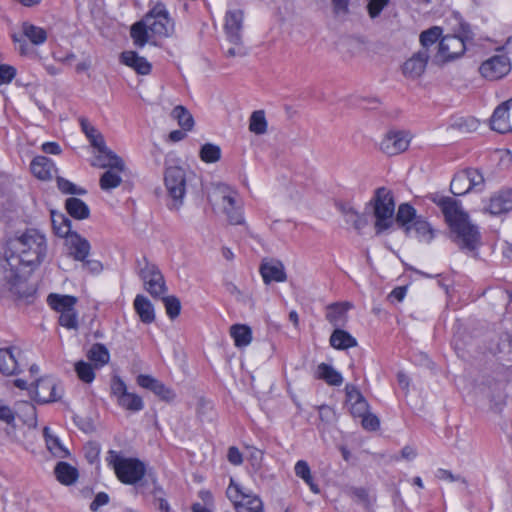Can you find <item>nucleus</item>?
<instances>
[{
	"instance_id": "nucleus-1",
	"label": "nucleus",
	"mask_w": 512,
	"mask_h": 512,
	"mask_svg": "<svg viewBox=\"0 0 512 512\" xmlns=\"http://www.w3.org/2000/svg\"><path fill=\"white\" fill-rule=\"evenodd\" d=\"M47 245L44 235L36 230H27L19 237L9 239L2 264L3 279L8 289L20 298L31 295L27 289L25 278L20 275V265L35 267L39 265L46 255Z\"/></svg>"
},
{
	"instance_id": "nucleus-2",
	"label": "nucleus",
	"mask_w": 512,
	"mask_h": 512,
	"mask_svg": "<svg viewBox=\"0 0 512 512\" xmlns=\"http://www.w3.org/2000/svg\"><path fill=\"white\" fill-rule=\"evenodd\" d=\"M432 200L444 214L453 242L463 251L475 252L481 244V234L459 202L451 197L439 195L434 196Z\"/></svg>"
},
{
	"instance_id": "nucleus-3",
	"label": "nucleus",
	"mask_w": 512,
	"mask_h": 512,
	"mask_svg": "<svg viewBox=\"0 0 512 512\" xmlns=\"http://www.w3.org/2000/svg\"><path fill=\"white\" fill-rule=\"evenodd\" d=\"M365 210L371 211L375 218L374 229L377 235L392 228L395 215V201L392 191L386 187L377 188L366 204Z\"/></svg>"
},
{
	"instance_id": "nucleus-4",
	"label": "nucleus",
	"mask_w": 512,
	"mask_h": 512,
	"mask_svg": "<svg viewBox=\"0 0 512 512\" xmlns=\"http://www.w3.org/2000/svg\"><path fill=\"white\" fill-rule=\"evenodd\" d=\"M106 462L113 468L118 480L126 485L139 483L146 474V466L141 460L124 457L115 450L107 452Z\"/></svg>"
},
{
	"instance_id": "nucleus-5",
	"label": "nucleus",
	"mask_w": 512,
	"mask_h": 512,
	"mask_svg": "<svg viewBox=\"0 0 512 512\" xmlns=\"http://www.w3.org/2000/svg\"><path fill=\"white\" fill-rule=\"evenodd\" d=\"M63 226H56L57 220L53 218V229L60 237L66 238L68 254L75 261H84L90 254L91 245L87 239L76 232H71V220L65 216H59Z\"/></svg>"
},
{
	"instance_id": "nucleus-6",
	"label": "nucleus",
	"mask_w": 512,
	"mask_h": 512,
	"mask_svg": "<svg viewBox=\"0 0 512 512\" xmlns=\"http://www.w3.org/2000/svg\"><path fill=\"white\" fill-rule=\"evenodd\" d=\"M164 183L168 195L172 199L169 206L171 210H179L183 204V198L186 193V173L179 166H171L165 170Z\"/></svg>"
},
{
	"instance_id": "nucleus-7",
	"label": "nucleus",
	"mask_w": 512,
	"mask_h": 512,
	"mask_svg": "<svg viewBox=\"0 0 512 512\" xmlns=\"http://www.w3.org/2000/svg\"><path fill=\"white\" fill-rule=\"evenodd\" d=\"M227 497L232 501L236 512H264L263 502L260 497L246 491L239 484L231 483L226 491Z\"/></svg>"
},
{
	"instance_id": "nucleus-8",
	"label": "nucleus",
	"mask_w": 512,
	"mask_h": 512,
	"mask_svg": "<svg viewBox=\"0 0 512 512\" xmlns=\"http://www.w3.org/2000/svg\"><path fill=\"white\" fill-rule=\"evenodd\" d=\"M138 274L144 282L145 289L154 298L162 296L166 291L165 281L158 267L150 263L146 257L137 260Z\"/></svg>"
},
{
	"instance_id": "nucleus-9",
	"label": "nucleus",
	"mask_w": 512,
	"mask_h": 512,
	"mask_svg": "<svg viewBox=\"0 0 512 512\" xmlns=\"http://www.w3.org/2000/svg\"><path fill=\"white\" fill-rule=\"evenodd\" d=\"M138 274L144 282L145 289L154 298L162 296L166 291L165 281L158 267L150 263L146 257L137 260Z\"/></svg>"
},
{
	"instance_id": "nucleus-10",
	"label": "nucleus",
	"mask_w": 512,
	"mask_h": 512,
	"mask_svg": "<svg viewBox=\"0 0 512 512\" xmlns=\"http://www.w3.org/2000/svg\"><path fill=\"white\" fill-rule=\"evenodd\" d=\"M214 198L217 205L220 206L223 213L227 216L230 224L240 225L244 223L242 206L235 191L222 187L214 193Z\"/></svg>"
},
{
	"instance_id": "nucleus-11",
	"label": "nucleus",
	"mask_w": 512,
	"mask_h": 512,
	"mask_svg": "<svg viewBox=\"0 0 512 512\" xmlns=\"http://www.w3.org/2000/svg\"><path fill=\"white\" fill-rule=\"evenodd\" d=\"M144 18L151 36L169 37L174 31V22L161 3L156 4Z\"/></svg>"
},
{
	"instance_id": "nucleus-12",
	"label": "nucleus",
	"mask_w": 512,
	"mask_h": 512,
	"mask_svg": "<svg viewBox=\"0 0 512 512\" xmlns=\"http://www.w3.org/2000/svg\"><path fill=\"white\" fill-rule=\"evenodd\" d=\"M436 47L437 52L432 57V61L437 65L458 58L466 50L463 38L458 35H446L442 37Z\"/></svg>"
},
{
	"instance_id": "nucleus-13",
	"label": "nucleus",
	"mask_w": 512,
	"mask_h": 512,
	"mask_svg": "<svg viewBox=\"0 0 512 512\" xmlns=\"http://www.w3.org/2000/svg\"><path fill=\"white\" fill-rule=\"evenodd\" d=\"M111 394L116 397L117 404L125 410L136 413L144 408L142 398L128 392L125 382L119 376H114L111 380Z\"/></svg>"
},
{
	"instance_id": "nucleus-14",
	"label": "nucleus",
	"mask_w": 512,
	"mask_h": 512,
	"mask_svg": "<svg viewBox=\"0 0 512 512\" xmlns=\"http://www.w3.org/2000/svg\"><path fill=\"white\" fill-rule=\"evenodd\" d=\"M510 60L505 55H495L485 60L479 67L480 74L488 80H498L509 73Z\"/></svg>"
},
{
	"instance_id": "nucleus-15",
	"label": "nucleus",
	"mask_w": 512,
	"mask_h": 512,
	"mask_svg": "<svg viewBox=\"0 0 512 512\" xmlns=\"http://www.w3.org/2000/svg\"><path fill=\"white\" fill-rule=\"evenodd\" d=\"M411 141L409 132L389 131L380 143V149L383 153L393 156L407 150Z\"/></svg>"
},
{
	"instance_id": "nucleus-16",
	"label": "nucleus",
	"mask_w": 512,
	"mask_h": 512,
	"mask_svg": "<svg viewBox=\"0 0 512 512\" xmlns=\"http://www.w3.org/2000/svg\"><path fill=\"white\" fill-rule=\"evenodd\" d=\"M430 55L425 50L415 52L402 65V72L405 77L410 79L419 78L426 69Z\"/></svg>"
},
{
	"instance_id": "nucleus-17",
	"label": "nucleus",
	"mask_w": 512,
	"mask_h": 512,
	"mask_svg": "<svg viewBox=\"0 0 512 512\" xmlns=\"http://www.w3.org/2000/svg\"><path fill=\"white\" fill-rule=\"evenodd\" d=\"M243 12L241 10L228 11L225 17V31L228 40L233 45L241 44V30L243 27Z\"/></svg>"
},
{
	"instance_id": "nucleus-18",
	"label": "nucleus",
	"mask_w": 512,
	"mask_h": 512,
	"mask_svg": "<svg viewBox=\"0 0 512 512\" xmlns=\"http://www.w3.org/2000/svg\"><path fill=\"white\" fill-rule=\"evenodd\" d=\"M511 105L512 98L502 102L496 107L490 119V126L492 130L498 133H506L511 130L509 123V110Z\"/></svg>"
},
{
	"instance_id": "nucleus-19",
	"label": "nucleus",
	"mask_w": 512,
	"mask_h": 512,
	"mask_svg": "<svg viewBox=\"0 0 512 512\" xmlns=\"http://www.w3.org/2000/svg\"><path fill=\"white\" fill-rule=\"evenodd\" d=\"M137 384L142 388L152 391L163 400L171 401L175 398V394L170 388L166 387L161 381L151 375H138Z\"/></svg>"
},
{
	"instance_id": "nucleus-20",
	"label": "nucleus",
	"mask_w": 512,
	"mask_h": 512,
	"mask_svg": "<svg viewBox=\"0 0 512 512\" xmlns=\"http://www.w3.org/2000/svg\"><path fill=\"white\" fill-rule=\"evenodd\" d=\"M487 210L492 215H500L512 210V190L504 189L495 193L490 199Z\"/></svg>"
},
{
	"instance_id": "nucleus-21",
	"label": "nucleus",
	"mask_w": 512,
	"mask_h": 512,
	"mask_svg": "<svg viewBox=\"0 0 512 512\" xmlns=\"http://www.w3.org/2000/svg\"><path fill=\"white\" fill-rule=\"evenodd\" d=\"M20 350L15 347L0 349V373L5 376L17 374L19 365L17 356Z\"/></svg>"
},
{
	"instance_id": "nucleus-22",
	"label": "nucleus",
	"mask_w": 512,
	"mask_h": 512,
	"mask_svg": "<svg viewBox=\"0 0 512 512\" xmlns=\"http://www.w3.org/2000/svg\"><path fill=\"white\" fill-rule=\"evenodd\" d=\"M260 274L265 284L284 282L287 279L284 266L279 261L263 262L260 266Z\"/></svg>"
},
{
	"instance_id": "nucleus-23",
	"label": "nucleus",
	"mask_w": 512,
	"mask_h": 512,
	"mask_svg": "<svg viewBox=\"0 0 512 512\" xmlns=\"http://www.w3.org/2000/svg\"><path fill=\"white\" fill-rule=\"evenodd\" d=\"M122 64L132 68L140 75H148L151 72L152 65L145 57L138 55L135 51H124L120 55Z\"/></svg>"
},
{
	"instance_id": "nucleus-24",
	"label": "nucleus",
	"mask_w": 512,
	"mask_h": 512,
	"mask_svg": "<svg viewBox=\"0 0 512 512\" xmlns=\"http://www.w3.org/2000/svg\"><path fill=\"white\" fill-rule=\"evenodd\" d=\"M31 171L40 180H49L56 172L54 162L45 156H36L31 162Z\"/></svg>"
},
{
	"instance_id": "nucleus-25",
	"label": "nucleus",
	"mask_w": 512,
	"mask_h": 512,
	"mask_svg": "<svg viewBox=\"0 0 512 512\" xmlns=\"http://www.w3.org/2000/svg\"><path fill=\"white\" fill-rule=\"evenodd\" d=\"M416 210L413 206L408 203H402L399 205L396 214L394 215V222L399 227L403 228L407 235L412 232L411 223L417 218Z\"/></svg>"
},
{
	"instance_id": "nucleus-26",
	"label": "nucleus",
	"mask_w": 512,
	"mask_h": 512,
	"mask_svg": "<svg viewBox=\"0 0 512 512\" xmlns=\"http://www.w3.org/2000/svg\"><path fill=\"white\" fill-rule=\"evenodd\" d=\"M338 209L343 215L345 222L351 224L358 232L368 225L367 217L364 214H360L351 205L340 204Z\"/></svg>"
},
{
	"instance_id": "nucleus-27",
	"label": "nucleus",
	"mask_w": 512,
	"mask_h": 512,
	"mask_svg": "<svg viewBox=\"0 0 512 512\" xmlns=\"http://www.w3.org/2000/svg\"><path fill=\"white\" fill-rule=\"evenodd\" d=\"M80 126L82 132L88 138L92 147L97 149V151H103L106 149V144L103 135L86 118L80 119Z\"/></svg>"
},
{
	"instance_id": "nucleus-28",
	"label": "nucleus",
	"mask_w": 512,
	"mask_h": 512,
	"mask_svg": "<svg viewBox=\"0 0 512 512\" xmlns=\"http://www.w3.org/2000/svg\"><path fill=\"white\" fill-rule=\"evenodd\" d=\"M98 152L99 155L96 157L97 162L94 165L102 168L116 169L117 171L124 170V161L107 146L105 150Z\"/></svg>"
},
{
	"instance_id": "nucleus-29",
	"label": "nucleus",
	"mask_w": 512,
	"mask_h": 512,
	"mask_svg": "<svg viewBox=\"0 0 512 512\" xmlns=\"http://www.w3.org/2000/svg\"><path fill=\"white\" fill-rule=\"evenodd\" d=\"M134 308L139 315L140 320L145 324H150L155 320V312L152 303L143 295H137L134 300Z\"/></svg>"
},
{
	"instance_id": "nucleus-30",
	"label": "nucleus",
	"mask_w": 512,
	"mask_h": 512,
	"mask_svg": "<svg viewBox=\"0 0 512 512\" xmlns=\"http://www.w3.org/2000/svg\"><path fill=\"white\" fill-rule=\"evenodd\" d=\"M349 303H335L327 308L326 319L335 327L342 326L347 320Z\"/></svg>"
},
{
	"instance_id": "nucleus-31",
	"label": "nucleus",
	"mask_w": 512,
	"mask_h": 512,
	"mask_svg": "<svg viewBox=\"0 0 512 512\" xmlns=\"http://www.w3.org/2000/svg\"><path fill=\"white\" fill-rule=\"evenodd\" d=\"M57 480L63 485H72L78 479V470L67 462H58L54 468Z\"/></svg>"
},
{
	"instance_id": "nucleus-32",
	"label": "nucleus",
	"mask_w": 512,
	"mask_h": 512,
	"mask_svg": "<svg viewBox=\"0 0 512 512\" xmlns=\"http://www.w3.org/2000/svg\"><path fill=\"white\" fill-rule=\"evenodd\" d=\"M47 302L53 310L63 313V311L74 308L77 298L71 295L51 293L47 297Z\"/></svg>"
},
{
	"instance_id": "nucleus-33",
	"label": "nucleus",
	"mask_w": 512,
	"mask_h": 512,
	"mask_svg": "<svg viewBox=\"0 0 512 512\" xmlns=\"http://www.w3.org/2000/svg\"><path fill=\"white\" fill-rule=\"evenodd\" d=\"M150 30L145 21V18L134 23L130 29V36L135 46L142 48L148 43L150 37Z\"/></svg>"
},
{
	"instance_id": "nucleus-34",
	"label": "nucleus",
	"mask_w": 512,
	"mask_h": 512,
	"mask_svg": "<svg viewBox=\"0 0 512 512\" xmlns=\"http://www.w3.org/2000/svg\"><path fill=\"white\" fill-rule=\"evenodd\" d=\"M412 232L419 241L429 243L434 238V230L431 225L422 216H418L412 223Z\"/></svg>"
},
{
	"instance_id": "nucleus-35",
	"label": "nucleus",
	"mask_w": 512,
	"mask_h": 512,
	"mask_svg": "<svg viewBox=\"0 0 512 512\" xmlns=\"http://www.w3.org/2000/svg\"><path fill=\"white\" fill-rule=\"evenodd\" d=\"M330 344L336 349L344 350L355 347L357 345V341L345 330L335 329L330 336Z\"/></svg>"
},
{
	"instance_id": "nucleus-36",
	"label": "nucleus",
	"mask_w": 512,
	"mask_h": 512,
	"mask_svg": "<svg viewBox=\"0 0 512 512\" xmlns=\"http://www.w3.org/2000/svg\"><path fill=\"white\" fill-rule=\"evenodd\" d=\"M230 335L237 347H246L252 341L251 328L244 324L232 325L230 328Z\"/></svg>"
},
{
	"instance_id": "nucleus-37",
	"label": "nucleus",
	"mask_w": 512,
	"mask_h": 512,
	"mask_svg": "<svg viewBox=\"0 0 512 512\" xmlns=\"http://www.w3.org/2000/svg\"><path fill=\"white\" fill-rule=\"evenodd\" d=\"M65 207L69 215L75 219L83 220L89 217V207L79 198H68Z\"/></svg>"
},
{
	"instance_id": "nucleus-38",
	"label": "nucleus",
	"mask_w": 512,
	"mask_h": 512,
	"mask_svg": "<svg viewBox=\"0 0 512 512\" xmlns=\"http://www.w3.org/2000/svg\"><path fill=\"white\" fill-rule=\"evenodd\" d=\"M317 377L332 386H339L343 382L342 375L331 365L321 363L317 367Z\"/></svg>"
},
{
	"instance_id": "nucleus-39",
	"label": "nucleus",
	"mask_w": 512,
	"mask_h": 512,
	"mask_svg": "<svg viewBox=\"0 0 512 512\" xmlns=\"http://www.w3.org/2000/svg\"><path fill=\"white\" fill-rule=\"evenodd\" d=\"M22 32L24 36L34 45H41L47 40V32L45 29L24 22L22 24Z\"/></svg>"
},
{
	"instance_id": "nucleus-40",
	"label": "nucleus",
	"mask_w": 512,
	"mask_h": 512,
	"mask_svg": "<svg viewBox=\"0 0 512 512\" xmlns=\"http://www.w3.org/2000/svg\"><path fill=\"white\" fill-rule=\"evenodd\" d=\"M441 34L442 29L437 26H434L428 30L423 31L419 37L421 43L420 50H425V52L430 55L431 48L436 46L437 41L441 37Z\"/></svg>"
},
{
	"instance_id": "nucleus-41",
	"label": "nucleus",
	"mask_w": 512,
	"mask_h": 512,
	"mask_svg": "<svg viewBox=\"0 0 512 512\" xmlns=\"http://www.w3.org/2000/svg\"><path fill=\"white\" fill-rule=\"evenodd\" d=\"M53 389L52 378H41L36 381L35 385V399L39 403H50L53 402V398L50 397L49 390Z\"/></svg>"
},
{
	"instance_id": "nucleus-42",
	"label": "nucleus",
	"mask_w": 512,
	"mask_h": 512,
	"mask_svg": "<svg viewBox=\"0 0 512 512\" xmlns=\"http://www.w3.org/2000/svg\"><path fill=\"white\" fill-rule=\"evenodd\" d=\"M268 123L264 110L252 112L249 118V130L256 135H263L267 132Z\"/></svg>"
},
{
	"instance_id": "nucleus-43",
	"label": "nucleus",
	"mask_w": 512,
	"mask_h": 512,
	"mask_svg": "<svg viewBox=\"0 0 512 512\" xmlns=\"http://www.w3.org/2000/svg\"><path fill=\"white\" fill-rule=\"evenodd\" d=\"M43 434L49 451L56 457H66L68 451L61 445L59 438L51 433L49 427L43 429Z\"/></svg>"
},
{
	"instance_id": "nucleus-44",
	"label": "nucleus",
	"mask_w": 512,
	"mask_h": 512,
	"mask_svg": "<svg viewBox=\"0 0 512 512\" xmlns=\"http://www.w3.org/2000/svg\"><path fill=\"white\" fill-rule=\"evenodd\" d=\"M89 360L96 365L103 366L109 362L110 354L108 349L101 343L93 344L87 354Z\"/></svg>"
},
{
	"instance_id": "nucleus-45",
	"label": "nucleus",
	"mask_w": 512,
	"mask_h": 512,
	"mask_svg": "<svg viewBox=\"0 0 512 512\" xmlns=\"http://www.w3.org/2000/svg\"><path fill=\"white\" fill-rule=\"evenodd\" d=\"M172 116L178 121L183 130L189 131L193 128L194 119L185 107L181 105L176 106L172 110Z\"/></svg>"
},
{
	"instance_id": "nucleus-46",
	"label": "nucleus",
	"mask_w": 512,
	"mask_h": 512,
	"mask_svg": "<svg viewBox=\"0 0 512 512\" xmlns=\"http://www.w3.org/2000/svg\"><path fill=\"white\" fill-rule=\"evenodd\" d=\"M116 169H108L100 178V187L102 190L108 191L118 187L122 178Z\"/></svg>"
},
{
	"instance_id": "nucleus-47",
	"label": "nucleus",
	"mask_w": 512,
	"mask_h": 512,
	"mask_svg": "<svg viewBox=\"0 0 512 512\" xmlns=\"http://www.w3.org/2000/svg\"><path fill=\"white\" fill-rule=\"evenodd\" d=\"M18 413L23 418V422L29 427H36L37 413L36 408L29 402H23L18 407Z\"/></svg>"
},
{
	"instance_id": "nucleus-48",
	"label": "nucleus",
	"mask_w": 512,
	"mask_h": 512,
	"mask_svg": "<svg viewBox=\"0 0 512 512\" xmlns=\"http://www.w3.org/2000/svg\"><path fill=\"white\" fill-rule=\"evenodd\" d=\"M221 157V149L218 145L206 143L200 149V158L206 163L217 162Z\"/></svg>"
},
{
	"instance_id": "nucleus-49",
	"label": "nucleus",
	"mask_w": 512,
	"mask_h": 512,
	"mask_svg": "<svg viewBox=\"0 0 512 512\" xmlns=\"http://www.w3.org/2000/svg\"><path fill=\"white\" fill-rule=\"evenodd\" d=\"M469 178L464 172L454 176L450 184V190L454 195H464L469 191Z\"/></svg>"
},
{
	"instance_id": "nucleus-50",
	"label": "nucleus",
	"mask_w": 512,
	"mask_h": 512,
	"mask_svg": "<svg viewBox=\"0 0 512 512\" xmlns=\"http://www.w3.org/2000/svg\"><path fill=\"white\" fill-rule=\"evenodd\" d=\"M162 302L165 306L166 313L170 319H175L179 316L181 311L180 300L176 296H161Z\"/></svg>"
},
{
	"instance_id": "nucleus-51",
	"label": "nucleus",
	"mask_w": 512,
	"mask_h": 512,
	"mask_svg": "<svg viewBox=\"0 0 512 512\" xmlns=\"http://www.w3.org/2000/svg\"><path fill=\"white\" fill-rule=\"evenodd\" d=\"M75 371L79 379L85 383H91L95 378V373L91 364L79 361L75 364Z\"/></svg>"
},
{
	"instance_id": "nucleus-52",
	"label": "nucleus",
	"mask_w": 512,
	"mask_h": 512,
	"mask_svg": "<svg viewBox=\"0 0 512 512\" xmlns=\"http://www.w3.org/2000/svg\"><path fill=\"white\" fill-rule=\"evenodd\" d=\"M153 482V489L151 490V493L154 497V502L158 506V509L161 512H170V505L167 502V500L164 498V491L161 487H159L156 484L155 479H152Z\"/></svg>"
},
{
	"instance_id": "nucleus-53",
	"label": "nucleus",
	"mask_w": 512,
	"mask_h": 512,
	"mask_svg": "<svg viewBox=\"0 0 512 512\" xmlns=\"http://www.w3.org/2000/svg\"><path fill=\"white\" fill-rule=\"evenodd\" d=\"M59 323L67 329L78 328V315L74 308L60 313Z\"/></svg>"
},
{
	"instance_id": "nucleus-54",
	"label": "nucleus",
	"mask_w": 512,
	"mask_h": 512,
	"mask_svg": "<svg viewBox=\"0 0 512 512\" xmlns=\"http://www.w3.org/2000/svg\"><path fill=\"white\" fill-rule=\"evenodd\" d=\"M247 460L254 472H258L262 467L263 451L255 447H247Z\"/></svg>"
},
{
	"instance_id": "nucleus-55",
	"label": "nucleus",
	"mask_w": 512,
	"mask_h": 512,
	"mask_svg": "<svg viewBox=\"0 0 512 512\" xmlns=\"http://www.w3.org/2000/svg\"><path fill=\"white\" fill-rule=\"evenodd\" d=\"M57 185L59 190L64 194L82 195L86 193L84 189L77 188L75 184L61 177L57 179Z\"/></svg>"
},
{
	"instance_id": "nucleus-56",
	"label": "nucleus",
	"mask_w": 512,
	"mask_h": 512,
	"mask_svg": "<svg viewBox=\"0 0 512 512\" xmlns=\"http://www.w3.org/2000/svg\"><path fill=\"white\" fill-rule=\"evenodd\" d=\"M464 173L469 178V184H468L469 190L472 188L479 187L484 183V177L478 170L468 169V170L464 171Z\"/></svg>"
},
{
	"instance_id": "nucleus-57",
	"label": "nucleus",
	"mask_w": 512,
	"mask_h": 512,
	"mask_svg": "<svg viewBox=\"0 0 512 512\" xmlns=\"http://www.w3.org/2000/svg\"><path fill=\"white\" fill-rule=\"evenodd\" d=\"M16 76V69L13 66L0 64V85L10 83Z\"/></svg>"
},
{
	"instance_id": "nucleus-58",
	"label": "nucleus",
	"mask_w": 512,
	"mask_h": 512,
	"mask_svg": "<svg viewBox=\"0 0 512 512\" xmlns=\"http://www.w3.org/2000/svg\"><path fill=\"white\" fill-rule=\"evenodd\" d=\"M455 126L462 132H471L477 129L478 121L474 118H460L455 122Z\"/></svg>"
},
{
	"instance_id": "nucleus-59",
	"label": "nucleus",
	"mask_w": 512,
	"mask_h": 512,
	"mask_svg": "<svg viewBox=\"0 0 512 512\" xmlns=\"http://www.w3.org/2000/svg\"><path fill=\"white\" fill-rule=\"evenodd\" d=\"M389 0H370L367 8L371 18H376L380 15L383 8L388 4Z\"/></svg>"
},
{
	"instance_id": "nucleus-60",
	"label": "nucleus",
	"mask_w": 512,
	"mask_h": 512,
	"mask_svg": "<svg viewBox=\"0 0 512 512\" xmlns=\"http://www.w3.org/2000/svg\"><path fill=\"white\" fill-rule=\"evenodd\" d=\"M361 418H362L361 424H362L363 428L366 430L375 431L380 426L379 419L375 415L369 413V411L367 412V414L363 415Z\"/></svg>"
},
{
	"instance_id": "nucleus-61",
	"label": "nucleus",
	"mask_w": 512,
	"mask_h": 512,
	"mask_svg": "<svg viewBox=\"0 0 512 512\" xmlns=\"http://www.w3.org/2000/svg\"><path fill=\"white\" fill-rule=\"evenodd\" d=\"M369 411V404L366 399L358 402H353L350 407V412L354 417H362Z\"/></svg>"
},
{
	"instance_id": "nucleus-62",
	"label": "nucleus",
	"mask_w": 512,
	"mask_h": 512,
	"mask_svg": "<svg viewBox=\"0 0 512 512\" xmlns=\"http://www.w3.org/2000/svg\"><path fill=\"white\" fill-rule=\"evenodd\" d=\"M436 476L440 480H447L450 482L461 481L465 486L468 485V482L465 478L461 477L460 475H454L450 470L438 469Z\"/></svg>"
},
{
	"instance_id": "nucleus-63",
	"label": "nucleus",
	"mask_w": 512,
	"mask_h": 512,
	"mask_svg": "<svg viewBox=\"0 0 512 512\" xmlns=\"http://www.w3.org/2000/svg\"><path fill=\"white\" fill-rule=\"evenodd\" d=\"M345 391L347 402H349L350 404L365 399L362 393L355 385L347 384L345 387Z\"/></svg>"
},
{
	"instance_id": "nucleus-64",
	"label": "nucleus",
	"mask_w": 512,
	"mask_h": 512,
	"mask_svg": "<svg viewBox=\"0 0 512 512\" xmlns=\"http://www.w3.org/2000/svg\"><path fill=\"white\" fill-rule=\"evenodd\" d=\"M295 474L297 477L301 478L302 480H308L309 475L311 474L310 467L308 463L304 460H299L294 467Z\"/></svg>"
}]
</instances>
